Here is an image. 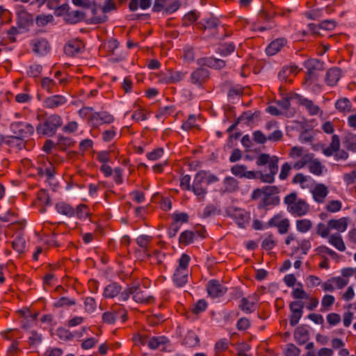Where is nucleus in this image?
Instances as JSON below:
<instances>
[{
    "instance_id": "1",
    "label": "nucleus",
    "mask_w": 356,
    "mask_h": 356,
    "mask_svg": "<svg viewBox=\"0 0 356 356\" xmlns=\"http://www.w3.org/2000/svg\"><path fill=\"white\" fill-rule=\"evenodd\" d=\"M289 156L295 161L293 163V169L300 170L308 166L309 172L315 175L320 176L323 172V165L314 158V154L309 153L302 147L294 146L291 148Z\"/></svg>"
},
{
    "instance_id": "2",
    "label": "nucleus",
    "mask_w": 356,
    "mask_h": 356,
    "mask_svg": "<svg viewBox=\"0 0 356 356\" xmlns=\"http://www.w3.org/2000/svg\"><path fill=\"white\" fill-rule=\"evenodd\" d=\"M279 159L276 156H270L268 154H261L257 158L256 163L258 166L268 165V172H260V179L264 183H273L275 176L278 172Z\"/></svg>"
},
{
    "instance_id": "3",
    "label": "nucleus",
    "mask_w": 356,
    "mask_h": 356,
    "mask_svg": "<svg viewBox=\"0 0 356 356\" xmlns=\"http://www.w3.org/2000/svg\"><path fill=\"white\" fill-rule=\"evenodd\" d=\"M284 202L286 205L287 211L293 216H305L310 209L309 203L305 200L298 197L296 193L287 195L284 199Z\"/></svg>"
},
{
    "instance_id": "4",
    "label": "nucleus",
    "mask_w": 356,
    "mask_h": 356,
    "mask_svg": "<svg viewBox=\"0 0 356 356\" xmlns=\"http://www.w3.org/2000/svg\"><path fill=\"white\" fill-rule=\"evenodd\" d=\"M190 260V256L186 253L182 254L178 259V266L172 276L173 282L177 287H183L188 282Z\"/></svg>"
},
{
    "instance_id": "5",
    "label": "nucleus",
    "mask_w": 356,
    "mask_h": 356,
    "mask_svg": "<svg viewBox=\"0 0 356 356\" xmlns=\"http://www.w3.org/2000/svg\"><path fill=\"white\" fill-rule=\"evenodd\" d=\"M62 124L63 120L61 117L58 115L53 114L47 117L44 122L39 123L36 127V131L38 134L52 136Z\"/></svg>"
},
{
    "instance_id": "6",
    "label": "nucleus",
    "mask_w": 356,
    "mask_h": 356,
    "mask_svg": "<svg viewBox=\"0 0 356 356\" xmlns=\"http://www.w3.org/2000/svg\"><path fill=\"white\" fill-rule=\"evenodd\" d=\"M134 339L136 343L147 345L152 350L164 349L169 343V340L164 336L148 337L138 334L134 337Z\"/></svg>"
},
{
    "instance_id": "7",
    "label": "nucleus",
    "mask_w": 356,
    "mask_h": 356,
    "mask_svg": "<svg viewBox=\"0 0 356 356\" xmlns=\"http://www.w3.org/2000/svg\"><path fill=\"white\" fill-rule=\"evenodd\" d=\"M203 170L197 172L193 179L191 191L195 195L198 202L204 201L208 193L207 185L203 177Z\"/></svg>"
},
{
    "instance_id": "8",
    "label": "nucleus",
    "mask_w": 356,
    "mask_h": 356,
    "mask_svg": "<svg viewBox=\"0 0 356 356\" xmlns=\"http://www.w3.org/2000/svg\"><path fill=\"white\" fill-rule=\"evenodd\" d=\"M227 214L234 219L238 227L245 228L250 219V215L244 209L234 207H229L226 209Z\"/></svg>"
},
{
    "instance_id": "9",
    "label": "nucleus",
    "mask_w": 356,
    "mask_h": 356,
    "mask_svg": "<svg viewBox=\"0 0 356 356\" xmlns=\"http://www.w3.org/2000/svg\"><path fill=\"white\" fill-rule=\"evenodd\" d=\"M10 129L15 135L13 138H26L34 132V127L26 122H15L10 124Z\"/></svg>"
},
{
    "instance_id": "10",
    "label": "nucleus",
    "mask_w": 356,
    "mask_h": 356,
    "mask_svg": "<svg viewBox=\"0 0 356 356\" xmlns=\"http://www.w3.org/2000/svg\"><path fill=\"white\" fill-rule=\"evenodd\" d=\"M258 302L259 296L254 293L242 298L239 302L238 307L244 313L251 314L257 309Z\"/></svg>"
},
{
    "instance_id": "11",
    "label": "nucleus",
    "mask_w": 356,
    "mask_h": 356,
    "mask_svg": "<svg viewBox=\"0 0 356 356\" xmlns=\"http://www.w3.org/2000/svg\"><path fill=\"white\" fill-rule=\"evenodd\" d=\"M269 227H275L280 234L288 232L290 227V220L282 214L274 216L268 222Z\"/></svg>"
},
{
    "instance_id": "12",
    "label": "nucleus",
    "mask_w": 356,
    "mask_h": 356,
    "mask_svg": "<svg viewBox=\"0 0 356 356\" xmlns=\"http://www.w3.org/2000/svg\"><path fill=\"white\" fill-rule=\"evenodd\" d=\"M314 201L318 204H323L328 195V188L323 184H314L310 190Z\"/></svg>"
},
{
    "instance_id": "13",
    "label": "nucleus",
    "mask_w": 356,
    "mask_h": 356,
    "mask_svg": "<svg viewBox=\"0 0 356 356\" xmlns=\"http://www.w3.org/2000/svg\"><path fill=\"white\" fill-rule=\"evenodd\" d=\"M207 290L209 296L213 298L220 297L227 292V288L215 280L208 282Z\"/></svg>"
},
{
    "instance_id": "14",
    "label": "nucleus",
    "mask_w": 356,
    "mask_h": 356,
    "mask_svg": "<svg viewBox=\"0 0 356 356\" xmlns=\"http://www.w3.org/2000/svg\"><path fill=\"white\" fill-rule=\"evenodd\" d=\"M209 71L200 67L193 71L190 76L191 81L197 86H201L209 78Z\"/></svg>"
},
{
    "instance_id": "15",
    "label": "nucleus",
    "mask_w": 356,
    "mask_h": 356,
    "mask_svg": "<svg viewBox=\"0 0 356 356\" xmlns=\"http://www.w3.org/2000/svg\"><path fill=\"white\" fill-rule=\"evenodd\" d=\"M292 183L298 184L302 189H309L312 188L314 181L309 175H305L302 173H297L292 179Z\"/></svg>"
},
{
    "instance_id": "16",
    "label": "nucleus",
    "mask_w": 356,
    "mask_h": 356,
    "mask_svg": "<svg viewBox=\"0 0 356 356\" xmlns=\"http://www.w3.org/2000/svg\"><path fill=\"white\" fill-rule=\"evenodd\" d=\"M67 102V98L65 96L55 95L47 97L43 102V106L47 108H56L64 105Z\"/></svg>"
},
{
    "instance_id": "17",
    "label": "nucleus",
    "mask_w": 356,
    "mask_h": 356,
    "mask_svg": "<svg viewBox=\"0 0 356 356\" xmlns=\"http://www.w3.org/2000/svg\"><path fill=\"white\" fill-rule=\"evenodd\" d=\"M231 172L238 177H245L250 179L257 178V173L254 171L247 170V167L244 165H235L231 168Z\"/></svg>"
},
{
    "instance_id": "18",
    "label": "nucleus",
    "mask_w": 356,
    "mask_h": 356,
    "mask_svg": "<svg viewBox=\"0 0 356 356\" xmlns=\"http://www.w3.org/2000/svg\"><path fill=\"white\" fill-rule=\"evenodd\" d=\"M84 45L79 40H74L70 41L64 48L65 53L70 56H74L83 49Z\"/></svg>"
},
{
    "instance_id": "19",
    "label": "nucleus",
    "mask_w": 356,
    "mask_h": 356,
    "mask_svg": "<svg viewBox=\"0 0 356 356\" xmlns=\"http://www.w3.org/2000/svg\"><path fill=\"white\" fill-rule=\"evenodd\" d=\"M131 119L135 121H145L148 118V112L141 106L138 101L135 102L132 106Z\"/></svg>"
},
{
    "instance_id": "20",
    "label": "nucleus",
    "mask_w": 356,
    "mask_h": 356,
    "mask_svg": "<svg viewBox=\"0 0 356 356\" xmlns=\"http://www.w3.org/2000/svg\"><path fill=\"white\" fill-rule=\"evenodd\" d=\"M114 118L107 112H96L92 118V126L97 127L103 124H111Z\"/></svg>"
},
{
    "instance_id": "21",
    "label": "nucleus",
    "mask_w": 356,
    "mask_h": 356,
    "mask_svg": "<svg viewBox=\"0 0 356 356\" xmlns=\"http://www.w3.org/2000/svg\"><path fill=\"white\" fill-rule=\"evenodd\" d=\"M134 293L133 299L138 303H150L154 300V298L147 295L144 291L140 290L138 284L133 285Z\"/></svg>"
},
{
    "instance_id": "22",
    "label": "nucleus",
    "mask_w": 356,
    "mask_h": 356,
    "mask_svg": "<svg viewBox=\"0 0 356 356\" xmlns=\"http://www.w3.org/2000/svg\"><path fill=\"white\" fill-rule=\"evenodd\" d=\"M33 51L40 56L45 55L49 51L50 47L44 39H38L32 42Z\"/></svg>"
},
{
    "instance_id": "23",
    "label": "nucleus",
    "mask_w": 356,
    "mask_h": 356,
    "mask_svg": "<svg viewBox=\"0 0 356 356\" xmlns=\"http://www.w3.org/2000/svg\"><path fill=\"white\" fill-rule=\"evenodd\" d=\"M299 103L301 106L305 107L310 115H316L323 113L320 107L315 104L313 101L310 99L304 97H300Z\"/></svg>"
},
{
    "instance_id": "24",
    "label": "nucleus",
    "mask_w": 356,
    "mask_h": 356,
    "mask_svg": "<svg viewBox=\"0 0 356 356\" xmlns=\"http://www.w3.org/2000/svg\"><path fill=\"white\" fill-rule=\"evenodd\" d=\"M348 219L346 217H342L339 219H331L329 220V227L331 230L337 231V233H343L348 228Z\"/></svg>"
},
{
    "instance_id": "25",
    "label": "nucleus",
    "mask_w": 356,
    "mask_h": 356,
    "mask_svg": "<svg viewBox=\"0 0 356 356\" xmlns=\"http://www.w3.org/2000/svg\"><path fill=\"white\" fill-rule=\"evenodd\" d=\"M327 242L334 248L340 252L346 250V245L343 242V238L339 233H334L330 234L327 238Z\"/></svg>"
},
{
    "instance_id": "26",
    "label": "nucleus",
    "mask_w": 356,
    "mask_h": 356,
    "mask_svg": "<svg viewBox=\"0 0 356 356\" xmlns=\"http://www.w3.org/2000/svg\"><path fill=\"white\" fill-rule=\"evenodd\" d=\"M286 44V40L284 38H277L267 47L266 51L268 55H275Z\"/></svg>"
},
{
    "instance_id": "27",
    "label": "nucleus",
    "mask_w": 356,
    "mask_h": 356,
    "mask_svg": "<svg viewBox=\"0 0 356 356\" xmlns=\"http://www.w3.org/2000/svg\"><path fill=\"white\" fill-rule=\"evenodd\" d=\"M56 211L69 218L75 216V209L70 204L65 202H59L56 204Z\"/></svg>"
},
{
    "instance_id": "28",
    "label": "nucleus",
    "mask_w": 356,
    "mask_h": 356,
    "mask_svg": "<svg viewBox=\"0 0 356 356\" xmlns=\"http://www.w3.org/2000/svg\"><path fill=\"white\" fill-rule=\"evenodd\" d=\"M300 70V69L296 65L284 66L279 72L278 77L281 81H287L288 78L291 75L297 74L299 72Z\"/></svg>"
},
{
    "instance_id": "29",
    "label": "nucleus",
    "mask_w": 356,
    "mask_h": 356,
    "mask_svg": "<svg viewBox=\"0 0 356 356\" xmlns=\"http://www.w3.org/2000/svg\"><path fill=\"white\" fill-rule=\"evenodd\" d=\"M339 147H340L339 138L337 135H333L332 137V141H331L329 147L324 148L323 152L325 156H330L334 153L339 151Z\"/></svg>"
},
{
    "instance_id": "30",
    "label": "nucleus",
    "mask_w": 356,
    "mask_h": 356,
    "mask_svg": "<svg viewBox=\"0 0 356 356\" xmlns=\"http://www.w3.org/2000/svg\"><path fill=\"white\" fill-rule=\"evenodd\" d=\"M341 77V71L339 68L330 69L326 74L325 81L330 86H334Z\"/></svg>"
},
{
    "instance_id": "31",
    "label": "nucleus",
    "mask_w": 356,
    "mask_h": 356,
    "mask_svg": "<svg viewBox=\"0 0 356 356\" xmlns=\"http://www.w3.org/2000/svg\"><path fill=\"white\" fill-rule=\"evenodd\" d=\"M294 338L298 344H304L309 339V332L302 326L298 327L294 332Z\"/></svg>"
},
{
    "instance_id": "32",
    "label": "nucleus",
    "mask_w": 356,
    "mask_h": 356,
    "mask_svg": "<svg viewBox=\"0 0 356 356\" xmlns=\"http://www.w3.org/2000/svg\"><path fill=\"white\" fill-rule=\"evenodd\" d=\"M305 67L307 70V79H311L315 74V72L321 67V63L316 59L308 60L304 63Z\"/></svg>"
},
{
    "instance_id": "33",
    "label": "nucleus",
    "mask_w": 356,
    "mask_h": 356,
    "mask_svg": "<svg viewBox=\"0 0 356 356\" xmlns=\"http://www.w3.org/2000/svg\"><path fill=\"white\" fill-rule=\"evenodd\" d=\"M121 291V286L116 283L108 284L104 288V296L106 298H113L117 296Z\"/></svg>"
},
{
    "instance_id": "34",
    "label": "nucleus",
    "mask_w": 356,
    "mask_h": 356,
    "mask_svg": "<svg viewBox=\"0 0 356 356\" xmlns=\"http://www.w3.org/2000/svg\"><path fill=\"white\" fill-rule=\"evenodd\" d=\"M313 223L309 219L304 218L296 221V227L298 232L300 233H307L312 227Z\"/></svg>"
},
{
    "instance_id": "35",
    "label": "nucleus",
    "mask_w": 356,
    "mask_h": 356,
    "mask_svg": "<svg viewBox=\"0 0 356 356\" xmlns=\"http://www.w3.org/2000/svg\"><path fill=\"white\" fill-rule=\"evenodd\" d=\"M90 214V209L84 204H79L75 209V216L81 220H86Z\"/></svg>"
},
{
    "instance_id": "36",
    "label": "nucleus",
    "mask_w": 356,
    "mask_h": 356,
    "mask_svg": "<svg viewBox=\"0 0 356 356\" xmlns=\"http://www.w3.org/2000/svg\"><path fill=\"white\" fill-rule=\"evenodd\" d=\"M183 343L188 347H195L199 345L200 339L195 332L190 331L184 337Z\"/></svg>"
},
{
    "instance_id": "37",
    "label": "nucleus",
    "mask_w": 356,
    "mask_h": 356,
    "mask_svg": "<svg viewBox=\"0 0 356 356\" xmlns=\"http://www.w3.org/2000/svg\"><path fill=\"white\" fill-rule=\"evenodd\" d=\"M118 316L117 309L112 307L111 310L102 314V321L106 324H113Z\"/></svg>"
},
{
    "instance_id": "38",
    "label": "nucleus",
    "mask_w": 356,
    "mask_h": 356,
    "mask_svg": "<svg viewBox=\"0 0 356 356\" xmlns=\"http://www.w3.org/2000/svg\"><path fill=\"white\" fill-rule=\"evenodd\" d=\"M298 287L293 289L291 295L294 299L296 300H306L309 298V293H307L303 289L302 283L298 284Z\"/></svg>"
},
{
    "instance_id": "39",
    "label": "nucleus",
    "mask_w": 356,
    "mask_h": 356,
    "mask_svg": "<svg viewBox=\"0 0 356 356\" xmlns=\"http://www.w3.org/2000/svg\"><path fill=\"white\" fill-rule=\"evenodd\" d=\"M351 103L347 98H342L337 100L335 103V107L341 112L348 113L351 111Z\"/></svg>"
},
{
    "instance_id": "40",
    "label": "nucleus",
    "mask_w": 356,
    "mask_h": 356,
    "mask_svg": "<svg viewBox=\"0 0 356 356\" xmlns=\"http://www.w3.org/2000/svg\"><path fill=\"white\" fill-rule=\"evenodd\" d=\"M331 228L329 227V220L327 224L319 222L316 226V234L322 238H327L330 235Z\"/></svg>"
},
{
    "instance_id": "41",
    "label": "nucleus",
    "mask_w": 356,
    "mask_h": 356,
    "mask_svg": "<svg viewBox=\"0 0 356 356\" xmlns=\"http://www.w3.org/2000/svg\"><path fill=\"white\" fill-rule=\"evenodd\" d=\"M341 208L342 202L338 200H330L326 203L325 206V210L330 213L339 212Z\"/></svg>"
},
{
    "instance_id": "42",
    "label": "nucleus",
    "mask_w": 356,
    "mask_h": 356,
    "mask_svg": "<svg viewBox=\"0 0 356 356\" xmlns=\"http://www.w3.org/2000/svg\"><path fill=\"white\" fill-rule=\"evenodd\" d=\"M95 113L91 107H83L79 111V116L83 119L87 120L91 125H92V118Z\"/></svg>"
},
{
    "instance_id": "43",
    "label": "nucleus",
    "mask_w": 356,
    "mask_h": 356,
    "mask_svg": "<svg viewBox=\"0 0 356 356\" xmlns=\"http://www.w3.org/2000/svg\"><path fill=\"white\" fill-rule=\"evenodd\" d=\"M224 185L225 191L229 193L236 191L238 188L237 180L232 177H227L224 179Z\"/></svg>"
},
{
    "instance_id": "44",
    "label": "nucleus",
    "mask_w": 356,
    "mask_h": 356,
    "mask_svg": "<svg viewBox=\"0 0 356 356\" xmlns=\"http://www.w3.org/2000/svg\"><path fill=\"white\" fill-rule=\"evenodd\" d=\"M168 71L170 84L177 83L180 82L185 78L186 75V72L181 71H174L172 70H169Z\"/></svg>"
},
{
    "instance_id": "45",
    "label": "nucleus",
    "mask_w": 356,
    "mask_h": 356,
    "mask_svg": "<svg viewBox=\"0 0 356 356\" xmlns=\"http://www.w3.org/2000/svg\"><path fill=\"white\" fill-rule=\"evenodd\" d=\"M343 143L348 149L356 152V135L348 134L345 136Z\"/></svg>"
},
{
    "instance_id": "46",
    "label": "nucleus",
    "mask_w": 356,
    "mask_h": 356,
    "mask_svg": "<svg viewBox=\"0 0 356 356\" xmlns=\"http://www.w3.org/2000/svg\"><path fill=\"white\" fill-rule=\"evenodd\" d=\"M13 247L19 253H22L26 248V241L23 236H17L13 241Z\"/></svg>"
},
{
    "instance_id": "47",
    "label": "nucleus",
    "mask_w": 356,
    "mask_h": 356,
    "mask_svg": "<svg viewBox=\"0 0 356 356\" xmlns=\"http://www.w3.org/2000/svg\"><path fill=\"white\" fill-rule=\"evenodd\" d=\"M84 309L88 314L93 313L97 309V303L94 298L87 297L84 299Z\"/></svg>"
},
{
    "instance_id": "48",
    "label": "nucleus",
    "mask_w": 356,
    "mask_h": 356,
    "mask_svg": "<svg viewBox=\"0 0 356 356\" xmlns=\"http://www.w3.org/2000/svg\"><path fill=\"white\" fill-rule=\"evenodd\" d=\"M41 86L48 92L52 93L55 92L56 82L49 77H44L41 81Z\"/></svg>"
},
{
    "instance_id": "49",
    "label": "nucleus",
    "mask_w": 356,
    "mask_h": 356,
    "mask_svg": "<svg viewBox=\"0 0 356 356\" xmlns=\"http://www.w3.org/2000/svg\"><path fill=\"white\" fill-rule=\"evenodd\" d=\"M164 154V149L162 147H157L146 154L148 160L156 161L161 159Z\"/></svg>"
},
{
    "instance_id": "50",
    "label": "nucleus",
    "mask_w": 356,
    "mask_h": 356,
    "mask_svg": "<svg viewBox=\"0 0 356 356\" xmlns=\"http://www.w3.org/2000/svg\"><path fill=\"white\" fill-rule=\"evenodd\" d=\"M175 111V108L173 106H165L160 107L158 110L156 118L159 120L165 118L169 115L172 114Z\"/></svg>"
},
{
    "instance_id": "51",
    "label": "nucleus",
    "mask_w": 356,
    "mask_h": 356,
    "mask_svg": "<svg viewBox=\"0 0 356 356\" xmlns=\"http://www.w3.org/2000/svg\"><path fill=\"white\" fill-rule=\"evenodd\" d=\"M195 234L191 231H184L179 236V242L184 245H188L193 243Z\"/></svg>"
},
{
    "instance_id": "52",
    "label": "nucleus",
    "mask_w": 356,
    "mask_h": 356,
    "mask_svg": "<svg viewBox=\"0 0 356 356\" xmlns=\"http://www.w3.org/2000/svg\"><path fill=\"white\" fill-rule=\"evenodd\" d=\"M335 298L332 295L326 294L323 296L321 300V310H329L334 303Z\"/></svg>"
},
{
    "instance_id": "53",
    "label": "nucleus",
    "mask_w": 356,
    "mask_h": 356,
    "mask_svg": "<svg viewBox=\"0 0 356 356\" xmlns=\"http://www.w3.org/2000/svg\"><path fill=\"white\" fill-rule=\"evenodd\" d=\"M229 341L226 339H222L218 341L215 344V351L216 355L220 354L229 348Z\"/></svg>"
},
{
    "instance_id": "54",
    "label": "nucleus",
    "mask_w": 356,
    "mask_h": 356,
    "mask_svg": "<svg viewBox=\"0 0 356 356\" xmlns=\"http://www.w3.org/2000/svg\"><path fill=\"white\" fill-rule=\"evenodd\" d=\"M277 243L273 235L267 236L263 241L261 246L266 250H272Z\"/></svg>"
},
{
    "instance_id": "55",
    "label": "nucleus",
    "mask_w": 356,
    "mask_h": 356,
    "mask_svg": "<svg viewBox=\"0 0 356 356\" xmlns=\"http://www.w3.org/2000/svg\"><path fill=\"white\" fill-rule=\"evenodd\" d=\"M58 337L65 341L72 340L74 337L72 333L67 329L64 327H59L57 330Z\"/></svg>"
},
{
    "instance_id": "56",
    "label": "nucleus",
    "mask_w": 356,
    "mask_h": 356,
    "mask_svg": "<svg viewBox=\"0 0 356 356\" xmlns=\"http://www.w3.org/2000/svg\"><path fill=\"white\" fill-rule=\"evenodd\" d=\"M332 282L334 284L335 289H341L347 286L349 283V279L343 278L341 276L333 277Z\"/></svg>"
},
{
    "instance_id": "57",
    "label": "nucleus",
    "mask_w": 356,
    "mask_h": 356,
    "mask_svg": "<svg viewBox=\"0 0 356 356\" xmlns=\"http://www.w3.org/2000/svg\"><path fill=\"white\" fill-rule=\"evenodd\" d=\"M235 47L232 43H225L218 47V52L222 56H227L234 52Z\"/></svg>"
},
{
    "instance_id": "58",
    "label": "nucleus",
    "mask_w": 356,
    "mask_h": 356,
    "mask_svg": "<svg viewBox=\"0 0 356 356\" xmlns=\"http://www.w3.org/2000/svg\"><path fill=\"white\" fill-rule=\"evenodd\" d=\"M191 178L188 175L182 176L180 179V187L182 190L191 191L192 184Z\"/></svg>"
},
{
    "instance_id": "59",
    "label": "nucleus",
    "mask_w": 356,
    "mask_h": 356,
    "mask_svg": "<svg viewBox=\"0 0 356 356\" xmlns=\"http://www.w3.org/2000/svg\"><path fill=\"white\" fill-rule=\"evenodd\" d=\"M182 129L186 131H189L193 129H195L197 127V124H196V119L194 115H191L188 118V120L182 124Z\"/></svg>"
},
{
    "instance_id": "60",
    "label": "nucleus",
    "mask_w": 356,
    "mask_h": 356,
    "mask_svg": "<svg viewBox=\"0 0 356 356\" xmlns=\"http://www.w3.org/2000/svg\"><path fill=\"white\" fill-rule=\"evenodd\" d=\"M305 283L307 287L313 288L321 284V280L315 275H309L305 279Z\"/></svg>"
},
{
    "instance_id": "61",
    "label": "nucleus",
    "mask_w": 356,
    "mask_h": 356,
    "mask_svg": "<svg viewBox=\"0 0 356 356\" xmlns=\"http://www.w3.org/2000/svg\"><path fill=\"white\" fill-rule=\"evenodd\" d=\"M118 46V41L115 39L111 38L104 43V48L106 51L113 53Z\"/></svg>"
},
{
    "instance_id": "62",
    "label": "nucleus",
    "mask_w": 356,
    "mask_h": 356,
    "mask_svg": "<svg viewBox=\"0 0 356 356\" xmlns=\"http://www.w3.org/2000/svg\"><path fill=\"white\" fill-rule=\"evenodd\" d=\"M75 304L76 302L74 300L69 299L66 297H62L54 302V306L56 307H62L65 306L70 307L74 305Z\"/></svg>"
},
{
    "instance_id": "63",
    "label": "nucleus",
    "mask_w": 356,
    "mask_h": 356,
    "mask_svg": "<svg viewBox=\"0 0 356 356\" xmlns=\"http://www.w3.org/2000/svg\"><path fill=\"white\" fill-rule=\"evenodd\" d=\"M252 138L255 143L258 144H264L268 140V136H266L261 131H254L252 133Z\"/></svg>"
},
{
    "instance_id": "64",
    "label": "nucleus",
    "mask_w": 356,
    "mask_h": 356,
    "mask_svg": "<svg viewBox=\"0 0 356 356\" xmlns=\"http://www.w3.org/2000/svg\"><path fill=\"white\" fill-rule=\"evenodd\" d=\"M300 353V349L292 343L288 344L285 349V353L287 356H298Z\"/></svg>"
}]
</instances>
